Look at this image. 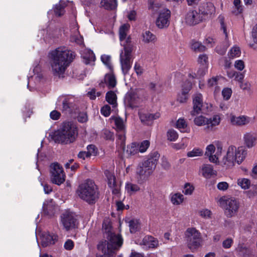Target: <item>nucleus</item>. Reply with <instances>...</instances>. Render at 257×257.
Listing matches in <instances>:
<instances>
[{"label": "nucleus", "instance_id": "1", "mask_svg": "<svg viewBox=\"0 0 257 257\" xmlns=\"http://www.w3.org/2000/svg\"><path fill=\"white\" fill-rule=\"evenodd\" d=\"M102 229L107 240L102 241L97 245L98 249L101 252L99 257H112L115 250L121 246L122 239L120 235H116L112 231L111 223L108 219L104 220Z\"/></svg>", "mask_w": 257, "mask_h": 257}, {"label": "nucleus", "instance_id": "2", "mask_svg": "<svg viewBox=\"0 0 257 257\" xmlns=\"http://www.w3.org/2000/svg\"><path fill=\"white\" fill-rule=\"evenodd\" d=\"M74 53L65 47L58 48L49 54L52 72L54 76L63 77L66 69L74 59Z\"/></svg>", "mask_w": 257, "mask_h": 257}, {"label": "nucleus", "instance_id": "3", "mask_svg": "<svg viewBox=\"0 0 257 257\" xmlns=\"http://www.w3.org/2000/svg\"><path fill=\"white\" fill-rule=\"evenodd\" d=\"M78 135L76 125L71 121L63 122L57 131L52 133L50 136L56 143L69 144L75 141Z\"/></svg>", "mask_w": 257, "mask_h": 257}, {"label": "nucleus", "instance_id": "4", "mask_svg": "<svg viewBox=\"0 0 257 257\" xmlns=\"http://www.w3.org/2000/svg\"><path fill=\"white\" fill-rule=\"evenodd\" d=\"M76 193L80 198L90 205L95 204L99 197L98 187L90 179L85 180L78 186Z\"/></svg>", "mask_w": 257, "mask_h": 257}, {"label": "nucleus", "instance_id": "5", "mask_svg": "<svg viewBox=\"0 0 257 257\" xmlns=\"http://www.w3.org/2000/svg\"><path fill=\"white\" fill-rule=\"evenodd\" d=\"M246 154V151L242 147L236 148L233 146H229L223 159V163L227 167L233 166L234 162L240 164L245 159Z\"/></svg>", "mask_w": 257, "mask_h": 257}, {"label": "nucleus", "instance_id": "6", "mask_svg": "<svg viewBox=\"0 0 257 257\" xmlns=\"http://www.w3.org/2000/svg\"><path fill=\"white\" fill-rule=\"evenodd\" d=\"M220 206L224 209V214L228 218L236 216L238 212L240 203L234 197L223 196L219 200Z\"/></svg>", "mask_w": 257, "mask_h": 257}, {"label": "nucleus", "instance_id": "7", "mask_svg": "<svg viewBox=\"0 0 257 257\" xmlns=\"http://www.w3.org/2000/svg\"><path fill=\"white\" fill-rule=\"evenodd\" d=\"M125 43L126 44H123V51L120 54L121 67L124 75L127 73L131 67L132 53L133 49V45L129 38L126 39Z\"/></svg>", "mask_w": 257, "mask_h": 257}, {"label": "nucleus", "instance_id": "8", "mask_svg": "<svg viewBox=\"0 0 257 257\" xmlns=\"http://www.w3.org/2000/svg\"><path fill=\"white\" fill-rule=\"evenodd\" d=\"M187 246L191 250L197 248L201 241V234L195 228H188L185 232Z\"/></svg>", "mask_w": 257, "mask_h": 257}, {"label": "nucleus", "instance_id": "9", "mask_svg": "<svg viewBox=\"0 0 257 257\" xmlns=\"http://www.w3.org/2000/svg\"><path fill=\"white\" fill-rule=\"evenodd\" d=\"M50 179L55 184L60 185L65 180V175L63 168L58 163H54L50 166Z\"/></svg>", "mask_w": 257, "mask_h": 257}, {"label": "nucleus", "instance_id": "10", "mask_svg": "<svg viewBox=\"0 0 257 257\" xmlns=\"http://www.w3.org/2000/svg\"><path fill=\"white\" fill-rule=\"evenodd\" d=\"M220 117L215 115L212 117L207 118L202 115H200L195 117L194 119V123L198 126L206 125L205 130L207 132L212 131L213 127L217 125L220 123Z\"/></svg>", "mask_w": 257, "mask_h": 257}, {"label": "nucleus", "instance_id": "11", "mask_svg": "<svg viewBox=\"0 0 257 257\" xmlns=\"http://www.w3.org/2000/svg\"><path fill=\"white\" fill-rule=\"evenodd\" d=\"M193 104V109L190 112L191 115L193 116L202 113L204 110H208L211 107V104H203L202 95L200 93H196L194 95Z\"/></svg>", "mask_w": 257, "mask_h": 257}, {"label": "nucleus", "instance_id": "12", "mask_svg": "<svg viewBox=\"0 0 257 257\" xmlns=\"http://www.w3.org/2000/svg\"><path fill=\"white\" fill-rule=\"evenodd\" d=\"M116 129L117 132L118 144L121 149L124 151L125 149V125L123 119L120 117L114 118Z\"/></svg>", "mask_w": 257, "mask_h": 257}, {"label": "nucleus", "instance_id": "13", "mask_svg": "<svg viewBox=\"0 0 257 257\" xmlns=\"http://www.w3.org/2000/svg\"><path fill=\"white\" fill-rule=\"evenodd\" d=\"M222 150V147L219 144L217 145L216 150L213 145L210 144L206 147L205 155L208 157L211 162L217 163L219 162L218 157L221 154Z\"/></svg>", "mask_w": 257, "mask_h": 257}, {"label": "nucleus", "instance_id": "14", "mask_svg": "<svg viewBox=\"0 0 257 257\" xmlns=\"http://www.w3.org/2000/svg\"><path fill=\"white\" fill-rule=\"evenodd\" d=\"M170 13V11L167 9H164L160 11L156 21V25L159 28L163 29L169 26Z\"/></svg>", "mask_w": 257, "mask_h": 257}, {"label": "nucleus", "instance_id": "15", "mask_svg": "<svg viewBox=\"0 0 257 257\" xmlns=\"http://www.w3.org/2000/svg\"><path fill=\"white\" fill-rule=\"evenodd\" d=\"M104 174L107 178L108 185L112 190V193L118 195L119 193L120 184L116 182L115 177L110 171H105Z\"/></svg>", "mask_w": 257, "mask_h": 257}, {"label": "nucleus", "instance_id": "16", "mask_svg": "<svg viewBox=\"0 0 257 257\" xmlns=\"http://www.w3.org/2000/svg\"><path fill=\"white\" fill-rule=\"evenodd\" d=\"M61 221L66 230L74 228L76 226V219L72 213H64L62 216Z\"/></svg>", "mask_w": 257, "mask_h": 257}, {"label": "nucleus", "instance_id": "17", "mask_svg": "<svg viewBox=\"0 0 257 257\" xmlns=\"http://www.w3.org/2000/svg\"><path fill=\"white\" fill-rule=\"evenodd\" d=\"M202 21V17L200 13L195 10L189 11L185 18V22L188 25L194 26L199 24Z\"/></svg>", "mask_w": 257, "mask_h": 257}, {"label": "nucleus", "instance_id": "18", "mask_svg": "<svg viewBox=\"0 0 257 257\" xmlns=\"http://www.w3.org/2000/svg\"><path fill=\"white\" fill-rule=\"evenodd\" d=\"M58 100V101H62V102L63 111L71 113L77 109L75 104L71 102L70 99L67 96H60L59 97Z\"/></svg>", "mask_w": 257, "mask_h": 257}, {"label": "nucleus", "instance_id": "19", "mask_svg": "<svg viewBox=\"0 0 257 257\" xmlns=\"http://www.w3.org/2000/svg\"><path fill=\"white\" fill-rule=\"evenodd\" d=\"M245 145L248 148H251L255 145L257 141V134L254 132L245 133L243 136Z\"/></svg>", "mask_w": 257, "mask_h": 257}, {"label": "nucleus", "instance_id": "20", "mask_svg": "<svg viewBox=\"0 0 257 257\" xmlns=\"http://www.w3.org/2000/svg\"><path fill=\"white\" fill-rule=\"evenodd\" d=\"M159 113L151 114L149 113H139L140 118L142 122L146 124H151L152 121L160 117Z\"/></svg>", "mask_w": 257, "mask_h": 257}, {"label": "nucleus", "instance_id": "21", "mask_svg": "<svg viewBox=\"0 0 257 257\" xmlns=\"http://www.w3.org/2000/svg\"><path fill=\"white\" fill-rule=\"evenodd\" d=\"M199 172L205 178H210L212 175L216 174L213 166L209 164L202 165L200 168Z\"/></svg>", "mask_w": 257, "mask_h": 257}, {"label": "nucleus", "instance_id": "22", "mask_svg": "<svg viewBox=\"0 0 257 257\" xmlns=\"http://www.w3.org/2000/svg\"><path fill=\"white\" fill-rule=\"evenodd\" d=\"M249 117L244 115L239 116L232 115L230 117V122L234 125L241 126L246 125L249 123Z\"/></svg>", "mask_w": 257, "mask_h": 257}, {"label": "nucleus", "instance_id": "23", "mask_svg": "<svg viewBox=\"0 0 257 257\" xmlns=\"http://www.w3.org/2000/svg\"><path fill=\"white\" fill-rule=\"evenodd\" d=\"M215 12V8L211 3L204 4L199 8V12L204 15L211 16L214 14Z\"/></svg>", "mask_w": 257, "mask_h": 257}, {"label": "nucleus", "instance_id": "24", "mask_svg": "<svg viewBox=\"0 0 257 257\" xmlns=\"http://www.w3.org/2000/svg\"><path fill=\"white\" fill-rule=\"evenodd\" d=\"M152 173L151 169L149 170V168H146L142 164L139 165L137 169V174L142 180L148 178Z\"/></svg>", "mask_w": 257, "mask_h": 257}, {"label": "nucleus", "instance_id": "25", "mask_svg": "<svg viewBox=\"0 0 257 257\" xmlns=\"http://www.w3.org/2000/svg\"><path fill=\"white\" fill-rule=\"evenodd\" d=\"M57 240V235L54 234L51 235L50 234H45L42 236L41 243L43 246L46 247L50 244H54L55 241Z\"/></svg>", "mask_w": 257, "mask_h": 257}, {"label": "nucleus", "instance_id": "26", "mask_svg": "<svg viewBox=\"0 0 257 257\" xmlns=\"http://www.w3.org/2000/svg\"><path fill=\"white\" fill-rule=\"evenodd\" d=\"M158 244V241L151 236H145L141 243V244L151 248L157 247Z\"/></svg>", "mask_w": 257, "mask_h": 257}, {"label": "nucleus", "instance_id": "27", "mask_svg": "<svg viewBox=\"0 0 257 257\" xmlns=\"http://www.w3.org/2000/svg\"><path fill=\"white\" fill-rule=\"evenodd\" d=\"M100 4L101 7L107 10H113L117 7L116 0H101Z\"/></svg>", "mask_w": 257, "mask_h": 257}, {"label": "nucleus", "instance_id": "28", "mask_svg": "<svg viewBox=\"0 0 257 257\" xmlns=\"http://www.w3.org/2000/svg\"><path fill=\"white\" fill-rule=\"evenodd\" d=\"M105 99L108 103L112 105V107H114L116 106L117 96L114 91L107 92L106 94Z\"/></svg>", "mask_w": 257, "mask_h": 257}, {"label": "nucleus", "instance_id": "29", "mask_svg": "<svg viewBox=\"0 0 257 257\" xmlns=\"http://www.w3.org/2000/svg\"><path fill=\"white\" fill-rule=\"evenodd\" d=\"M156 40V36L149 31H146L143 34V41L146 43H154Z\"/></svg>", "mask_w": 257, "mask_h": 257}, {"label": "nucleus", "instance_id": "30", "mask_svg": "<svg viewBox=\"0 0 257 257\" xmlns=\"http://www.w3.org/2000/svg\"><path fill=\"white\" fill-rule=\"evenodd\" d=\"M105 82L109 89L114 88L116 83V79L112 74H106L105 76Z\"/></svg>", "mask_w": 257, "mask_h": 257}, {"label": "nucleus", "instance_id": "31", "mask_svg": "<svg viewBox=\"0 0 257 257\" xmlns=\"http://www.w3.org/2000/svg\"><path fill=\"white\" fill-rule=\"evenodd\" d=\"M130 25L128 24H124L120 27L119 34V39L121 41L125 40L127 35V32L128 31Z\"/></svg>", "mask_w": 257, "mask_h": 257}, {"label": "nucleus", "instance_id": "32", "mask_svg": "<svg viewBox=\"0 0 257 257\" xmlns=\"http://www.w3.org/2000/svg\"><path fill=\"white\" fill-rule=\"evenodd\" d=\"M139 152L138 145L136 143H133L127 147L126 153L128 155H134Z\"/></svg>", "mask_w": 257, "mask_h": 257}, {"label": "nucleus", "instance_id": "33", "mask_svg": "<svg viewBox=\"0 0 257 257\" xmlns=\"http://www.w3.org/2000/svg\"><path fill=\"white\" fill-rule=\"evenodd\" d=\"M183 195L180 193H175L171 197V202L174 205H179L183 202Z\"/></svg>", "mask_w": 257, "mask_h": 257}, {"label": "nucleus", "instance_id": "34", "mask_svg": "<svg viewBox=\"0 0 257 257\" xmlns=\"http://www.w3.org/2000/svg\"><path fill=\"white\" fill-rule=\"evenodd\" d=\"M191 49L195 52H203L205 50V47L199 42L192 41Z\"/></svg>", "mask_w": 257, "mask_h": 257}, {"label": "nucleus", "instance_id": "35", "mask_svg": "<svg viewBox=\"0 0 257 257\" xmlns=\"http://www.w3.org/2000/svg\"><path fill=\"white\" fill-rule=\"evenodd\" d=\"M237 184L243 189H247L250 185V181L249 179L246 178L238 179Z\"/></svg>", "mask_w": 257, "mask_h": 257}, {"label": "nucleus", "instance_id": "36", "mask_svg": "<svg viewBox=\"0 0 257 257\" xmlns=\"http://www.w3.org/2000/svg\"><path fill=\"white\" fill-rule=\"evenodd\" d=\"M217 20L220 25V29L223 31L225 38H227L228 34L226 30V25L224 22V17L222 15H220Z\"/></svg>", "mask_w": 257, "mask_h": 257}, {"label": "nucleus", "instance_id": "37", "mask_svg": "<svg viewBox=\"0 0 257 257\" xmlns=\"http://www.w3.org/2000/svg\"><path fill=\"white\" fill-rule=\"evenodd\" d=\"M125 189L128 193L132 194L139 191L140 187L136 184L127 183L125 185Z\"/></svg>", "mask_w": 257, "mask_h": 257}, {"label": "nucleus", "instance_id": "38", "mask_svg": "<svg viewBox=\"0 0 257 257\" xmlns=\"http://www.w3.org/2000/svg\"><path fill=\"white\" fill-rule=\"evenodd\" d=\"M130 230L131 233L136 232L139 228V222L138 220H131L129 221Z\"/></svg>", "mask_w": 257, "mask_h": 257}, {"label": "nucleus", "instance_id": "39", "mask_svg": "<svg viewBox=\"0 0 257 257\" xmlns=\"http://www.w3.org/2000/svg\"><path fill=\"white\" fill-rule=\"evenodd\" d=\"M138 145L139 151L141 153L146 152L150 146V142L148 140L143 141L140 144H137Z\"/></svg>", "mask_w": 257, "mask_h": 257}, {"label": "nucleus", "instance_id": "40", "mask_svg": "<svg viewBox=\"0 0 257 257\" xmlns=\"http://www.w3.org/2000/svg\"><path fill=\"white\" fill-rule=\"evenodd\" d=\"M84 62L86 64H88L95 61V57L92 51L88 52V56L87 55L83 56Z\"/></svg>", "mask_w": 257, "mask_h": 257}, {"label": "nucleus", "instance_id": "41", "mask_svg": "<svg viewBox=\"0 0 257 257\" xmlns=\"http://www.w3.org/2000/svg\"><path fill=\"white\" fill-rule=\"evenodd\" d=\"M203 152L202 150L198 148H195L192 151L188 152L187 156L188 157H194L202 156Z\"/></svg>", "mask_w": 257, "mask_h": 257}, {"label": "nucleus", "instance_id": "42", "mask_svg": "<svg viewBox=\"0 0 257 257\" xmlns=\"http://www.w3.org/2000/svg\"><path fill=\"white\" fill-rule=\"evenodd\" d=\"M159 157V154L157 152H154L150 154L147 161L150 163H154L156 167Z\"/></svg>", "mask_w": 257, "mask_h": 257}, {"label": "nucleus", "instance_id": "43", "mask_svg": "<svg viewBox=\"0 0 257 257\" xmlns=\"http://www.w3.org/2000/svg\"><path fill=\"white\" fill-rule=\"evenodd\" d=\"M64 8L65 6L60 3L56 5L54 10L55 14L59 17L63 15L64 14Z\"/></svg>", "mask_w": 257, "mask_h": 257}, {"label": "nucleus", "instance_id": "44", "mask_svg": "<svg viewBox=\"0 0 257 257\" xmlns=\"http://www.w3.org/2000/svg\"><path fill=\"white\" fill-rule=\"evenodd\" d=\"M43 211L48 215L52 216L54 214V207L51 204L44 205Z\"/></svg>", "mask_w": 257, "mask_h": 257}, {"label": "nucleus", "instance_id": "45", "mask_svg": "<svg viewBox=\"0 0 257 257\" xmlns=\"http://www.w3.org/2000/svg\"><path fill=\"white\" fill-rule=\"evenodd\" d=\"M87 156H96L97 153V149L93 145H89L87 147Z\"/></svg>", "mask_w": 257, "mask_h": 257}, {"label": "nucleus", "instance_id": "46", "mask_svg": "<svg viewBox=\"0 0 257 257\" xmlns=\"http://www.w3.org/2000/svg\"><path fill=\"white\" fill-rule=\"evenodd\" d=\"M168 139L170 141H175L178 137L177 133L173 130H170L167 132Z\"/></svg>", "mask_w": 257, "mask_h": 257}, {"label": "nucleus", "instance_id": "47", "mask_svg": "<svg viewBox=\"0 0 257 257\" xmlns=\"http://www.w3.org/2000/svg\"><path fill=\"white\" fill-rule=\"evenodd\" d=\"M240 54V51L239 47H233L230 50L228 54L229 57L234 58L235 57H238Z\"/></svg>", "mask_w": 257, "mask_h": 257}, {"label": "nucleus", "instance_id": "48", "mask_svg": "<svg viewBox=\"0 0 257 257\" xmlns=\"http://www.w3.org/2000/svg\"><path fill=\"white\" fill-rule=\"evenodd\" d=\"M188 99V94L182 91L181 93L179 94L177 98V101L180 103H185Z\"/></svg>", "mask_w": 257, "mask_h": 257}, {"label": "nucleus", "instance_id": "49", "mask_svg": "<svg viewBox=\"0 0 257 257\" xmlns=\"http://www.w3.org/2000/svg\"><path fill=\"white\" fill-rule=\"evenodd\" d=\"M194 189V188L192 185H191L189 183H187L184 186L183 192L185 195H191Z\"/></svg>", "mask_w": 257, "mask_h": 257}, {"label": "nucleus", "instance_id": "50", "mask_svg": "<svg viewBox=\"0 0 257 257\" xmlns=\"http://www.w3.org/2000/svg\"><path fill=\"white\" fill-rule=\"evenodd\" d=\"M61 116V113L56 110H53L50 113V117L53 120H58L60 118Z\"/></svg>", "mask_w": 257, "mask_h": 257}, {"label": "nucleus", "instance_id": "51", "mask_svg": "<svg viewBox=\"0 0 257 257\" xmlns=\"http://www.w3.org/2000/svg\"><path fill=\"white\" fill-rule=\"evenodd\" d=\"M110 107L108 105H105L101 109V113L105 116H108L110 114Z\"/></svg>", "mask_w": 257, "mask_h": 257}, {"label": "nucleus", "instance_id": "52", "mask_svg": "<svg viewBox=\"0 0 257 257\" xmlns=\"http://www.w3.org/2000/svg\"><path fill=\"white\" fill-rule=\"evenodd\" d=\"M231 89L228 88H224L222 91V95L225 100L229 99L231 96Z\"/></svg>", "mask_w": 257, "mask_h": 257}, {"label": "nucleus", "instance_id": "53", "mask_svg": "<svg viewBox=\"0 0 257 257\" xmlns=\"http://www.w3.org/2000/svg\"><path fill=\"white\" fill-rule=\"evenodd\" d=\"M219 79L218 76L213 77L208 80V86L210 87L216 86L218 84V81Z\"/></svg>", "mask_w": 257, "mask_h": 257}, {"label": "nucleus", "instance_id": "54", "mask_svg": "<svg viewBox=\"0 0 257 257\" xmlns=\"http://www.w3.org/2000/svg\"><path fill=\"white\" fill-rule=\"evenodd\" d=\"M192 88V84L189 81H186L184 82L182 86V91L187 93L191 90Z\"/></svg>", "mask_w": 257, "mask_h": 257}, {"label": "nucleus", "instance_id": "55", "mask_svg": "<svg viewBox=\"0 0 257 257\" xmlns=\"http://www.w3.org/2000/svg\"><path fill=\"white\" fill-rule=\"evenodd\" d=\"M101 60L102 62L105 64L109 68L111 67V63H110V57L108 55H102L101 56Z\"/></svg>", "mask_w": 257, "mask_h": 257}, {"label": "nucleus", "instance_id": "56", "mask_svg": "<svg viewBox=\"0 0 257 257\" xmlns=\"http://www.w3.org/2000/svg\"><path fill=\"white\" fill-rule=\"evenodd\" d=\"M70 41L80 45L83 43V38L80 36H73L70 38Z\"/></svg>", "mask_w": 257, "mask_h": 257}, {"label": "nucleus", "instance_id": "57", "mask_svg": "<svg viewBox=\"0 0 257 257\" xmlns=\"http://www.w3.org/2000/svg\"><path fill=\"white\" fill-rule=\"evenodd\" d=\"M233 243V240L231 238H227L222 242V246L225 248H229Z\"/></svg>", "mask_w": 257, "mask_h": 257}, {"label": "nucleus", "instance_id": "58", "mask_svg": "<svg viewBox=\"0 0 257 257\" xmlns=\"http://www.w3.org/2000/svg\"><path fill=\"white\" fill-rule=\"evenodd\" d=\"M208 57L205 54L200 55L198 57V62L204 65H205L207 62Z\"/></svg>", "mask_w": 257, "mask_h": 257}, {"label": "nucleus", "instance_id": "59", "mask_svg": "<svg viewBox=\"0 0 257 257\" xmlns=\"http://www.w3.org/2000/svg\"><path fill=\"white\" fill-rule=\"evenodd\" d=\"M176 126L179 128H184L187 126V124L184 119H179L176 123Z\"/></svg>", "mask_w": 257, "mask_h": 257}, {"label": "nucleus", "instance_id": "60", "mask_svg": "<svg viewBox=\"0 0 257 257\" xmlns=\"http://www.w3.org/2000/svg\"><path fill=\"white\" fill-rule=\"evenodd\" d=\"M146 168H149V170L152 169V172H153L154 170L156 168V167L154 163H150L149 161L147 160L145 161L142 164Z\"/></svg>", "mask_w": 257, "mask_h": 257}, {"label": "nucleus", "instance_id": "61", "mask_svg": "<svg viewBox=\"0 0 257 257\" xmlns=\"http://www.w3.org/2000/svg\"><path fill=\"white\" fill-rule=\"evenodd\" d=\"M228 188V184L226 182H219L217 184V188L222 191H225Z\"/></svg>", "mask_w": 257, "mask_h": 257}, {"label": "nucleus", "instance_id": "62", "mask_svg": "<svg viewBox=\"0 0 257 257\" xmlns=\"http://www.w3.org/2000/svg\"><path fill=\"white\" fill-rule=\"evenodd\" d=\"M235 67L239 70H242L244 68V62L242 60L236 61L234 64Z\"/></svg>", "mask_w": 257, "mask_h": 257}, {"label": "nucleus", "instance_id": "63", "mask_svg": "<svg viewBox=\"0 0 257 257\" xmlns=\"http://www.w3.org/2000/svg\"><path fill=\"white\" fill-rule=\"evenodd\" d=\"M251 36L253 42L257 44V24L252 28Z\"/></svg>", "mask_w": 257, "mask_h": 257}, {"label": "nucleus", "instance_id": "64", "mask_svg": "<svg viewBox=\"0 0 257 257\" xmlns=\"http://www.w3.org/2000/svg\"><path fill=\"white\" fill-rule=\"evenodd\" d=\"M74 246L73 242L70 240L68 239L64 244V247L67 250H71Z\"/></svg>", "mask_w": 257, "mask_h": 257}]
</instances>
